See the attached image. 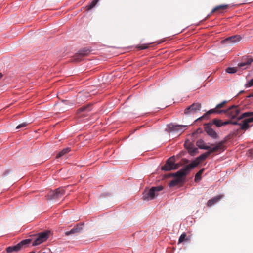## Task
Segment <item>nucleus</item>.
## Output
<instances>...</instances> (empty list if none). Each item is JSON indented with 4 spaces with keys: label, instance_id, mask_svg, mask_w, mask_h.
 <instances>
[{
    "label": "nucleus",
    "instance_id": "393cba45",
    "mask_svg": "<svg viewBox=\"0 0 253 253\" xmlns=\"http://www.w3.org/2000/svg\"><path fill=\"white\" fill-rule=\"evenodd\" d=\"M205 170V169L203 168L201 169L195 175V181H198L201 179V175Z\"/></svg>",
    "mask_w": 253,
    "mask_h": 253
},
{
    "label": "nucleus",
    "instance_id": "2eb2a0df",
    "mask_svg": "<svg viewBox=\"0 0 253 253\" xmlns=\"http://www.w3.org/2000/svg\"><path fill=\"white\" fill-rule=\"evenodd\" d=\"M82 230V227L81 225H77L69 231H66L65 232L66 236H69L70 235L76 234L80 232Z\"/></svg>",
    "mask_w": 253,
    "mask_h": 253
},
{
    "label": "nucleus",
    "instance_id": "9b49d317",
    "mask_svg": "<svg viewBox=\"0 0 253 253\" xmlns=\"http://www.w3.org/2000/svg\"><path fill=\"white\" fill-rule=\"evenodd\" d=\"M186 126V125L170 124L168 127L171 131L180 132L181 133L184 131Z\"/></svg>",
    "mask_w": 253,
    "mask_h": 253
},
{
    "label": "nucleus",
    "instance_id": "5701e85b",
    "mask_svg": "<svg viewBox=\"0 0 253 253\" xmlns=\"http://www.w3.org/2000/svg\"><path fill=\"white\" fill-rule=\"evenodd\" d=\"M223 112H224V110H218L215 107L214 109H212L210 110H209L207 113L206 114H211L212 113H217V114H221L223 113Z\"/></svg>",
    "mask_w": 253,
    "mask_h": 253
},
{
    "label": "nucleus",
    "instance_id": "39448f33",
    "mask_svg": "<svg viewBox=\"0 0 253 253\" xmlns=\"http://www.w3.org/2000/svg\"><path fill=\"white\" fill-rule=\"evenodd\" d=\"M31 239L23 240L15 246L8 247L6 249V251L7 253H10L14 251H18L22 248H24L25 246L29 244L31 242Z\"/></svg>",
    "mask_w": 253,
    "mask_h": 253
},
{
    "label": "nucleus",
    "instance_id": "473e14b6",
    "mask_svg": "<svg viewBox=\"0 0 253 253\" xmlns=\"http://www.w3.org/2000/svg\"><path fill=\"white\" fill-rule=\"evenodd\" d=\"M27 124L26 123H21L16 126V129H19L22 127H25L27 126Z\"/></svg>",
    "mask_w": 253,
    "mask_h": 253
},
{
    "label": "nucleus",
    "instance_id": "1a4fd4ad",
    "mask_svg": "<svg viewBox=\"0 0 253 253\" xmlns=\"http://www.w3.org/2000/svg\"><path fill=\"white\" fill-rule=\"evenodd\" d=\"M65 194V189L63 187H60L55 191H51L48 195L49 199H57L61 197Z\"/></svg>",
    "mask_w": 253,
    "mask_h": 253
},
{
    "label": "nucleus",
    "instance_id": "c9c22d12",
    "mask_svg": "<svg viewBox=\"0 0 253 253\" xmlns=\"http://www.w3.org/2000/svg\"><path fill=\"white\" fill-rule=\"evenodd\" d=\"M231 124L235 125H240L241 126L242 124L238 123L237 121H232Z\"/></svg>",
    "mask_w": 253,
    "mask_h": 253
},
{
    "label": "nucleus",
    "instance_id": "4468645a",
    "mask_svg": "<svg viewBox=\"0 0 253 253\" xmlns=\"http://www.w3.org/2000/svg\"><path fill=\"white\" fill-rule=\"evenodd\" d=\"M253 122V117L246 118L243 121V124L241 125V129L246 130L251 127L249 124Z\"/></svg>",
    "mask_w": 253,
    "mask_h": 253
},
{
    "label": "nucleus",
    "instance_id": "412c9836",
    "mask_svg": "<svg viewBox=\"0 0 253 253\" xmlns=\"http://www.w3.org/2000/svg\"><path fill=\"white\" fill-rule=\"evenodd\" d=\"M71 151V148L69 147L66 148L64 149H63L62 151L59 152L56 155V158H59L65 155V154H67Z\"/></svg>",
    "mask_w": 253,
    "mask_h": 253
},
{
    "label": "nucleus",
    "instance_id": "0eeeda50",
    "mask_svg": "<svg viewBox=\"0 0 253 253\" xmlns=\"http://www.w3.org/2000/svg\"><path fill=\"white\" fill-rule=\"evenodd\" d=\"M223 113L229 115L232 119L238 118L240 110L237 106L233 105L226 110H224Z\"/></svg>",
    "mask_w": 253,
    "mask_h": 253
},
{
    "label": "nucleus",
    "instance_id": "4be33fe9",
    "mask_svg": "<svg viewBox=\"0 0 253 253\" xmlns=\"http://www.w3.org/2000/svg\"><path fill=\"white\" fill-rule=\"evenodd\" d=\"M91 110V105L90 104H88V105H87L86 106H84V107L80 108L78 110L77 113L79 114L81 112H84V111L89 112Z\"/></svg>",
    "mask_w": 253,
    "mask_h": 253
},
{
    "label": "nucleus",
    "instance_id": "f3484780",
    "mask_svg": "<svg viewBox=\"0 0 253 253\" xmlns=\"http://www.w3.org/2000/svg\"><path fill=\"white\" fill-rule=\"evenodd\" d=\"M223 197V195H220L217 196H215L214 197H213L212 198L210 199L207 203V206L208 207H211L212 205H214L217 202H218L220 199H221Z\"/></svg>",
    "mask_w": 253,
    "mask_h": 253
},
{
    "label": "nucleus",
    "instance_id": "f704fd0d",
    "mask_svg": "<svg viewBox=\"0 0 253 253\" xmlns=\"http://www.w3.org/2000/svg\"><path fill=\"white\" fill-rule=\"evenodd\" d=\"M232 121H227L225 122H222V126H225L228 124H231Z\"/></svg>",
    "mask_w": 253,
    "mask_h": 253
},
{
    "label": "nucleus",
    "instance_id": "58836bf2",
    "mask_svg": "<svg viewBox=\"0 0 253 253\" xmlns=\"http://www.w3.org/2000/svg\"><path fill=\"white\" fill-rule=\"evenodd\" d=\"M251 154H253V150H251Z\"/></svg>",
    "mask_w": 253,
    "mask_h": 253
},
{
    "label": "nucleus",
    "instance_id": "b1692460",
    "mask_svg": "<svg viewBox=\"0 0 253 253\" xmlns=\"http://www.w3.org/2000/svg\"><path fill=\"white\" fill-rule=\"evenodd\" d=\"M98 0H93L89 5L85 7L86 10H90L92 9L96 5Z\"/></svg>",
    "mask_w": 253,
    "mask_h": 253
},
{
    "label": "nucleus",
    "instance_id": "4c0bfd02",
    "mask_svg": "<svg viewBox=\"0 0 253 253\" xmlns=\"http://www.w3.org/2000/svg\"><path fill=\"white\" fill-rule=\"evenodd\" d=\"M2 77V74L1 73H0V79Z\"/></svg>",
    "mask_w": 253,
    "mask_h": 253
},
{
    "label": "nucleus",
    "instance_id": "423d86ee",
    "mask_svg": "<svg viewBox=\"0 0 253 253\" xmlns=\"http://www.w3.org/2000/svg\"><path fill=\"white\" fill-rule=\"evenodd\" d=\"M50 232L48 231H46L43 232H41L39 233L37 235V238L35 239V241L33 242L32 245L33 246H37L41 244L43 242L45 241L49 237V234Z\"/></svg>",
    "mask_w": 253,
    "mask_h": 253
},
{
    "label": "nucleus",
    "instance_id": "6e6552de",
    "mask_svg": "<svg viewBox=\"0 0 253 253\" xmlns=\"http://www.w3.org/2000/svg\"><path fill=\"white\" fill-rule=\"evenodd\" d=\"M201 104L199 103H194L191 105L187 107L184 110V114L186 115L193 114L200 111Z\"/></svg>",
    "mask_w": 253,
    "mask_h": 253
},
{
    "label": "nucleus",
    "instance_id": "aec40b11",
    "mask_svg": "<svg viewBox=\"0 0 253 253\" xmlns=\"http://www.w3.org/2000/svg\"><path fill=\"white\" fill-rule=\"evenodd\" d=\"M187 149L190 155L193 156L198 152V149L195 147L192 144H190L188 147H187Z\"/></svg>",
    "mask_w": 253,
    "mask_h": 253
},
{
    "label": "nucleus",
    "instance_id": "e433bc0d",
    "mask_svg": "<svg viewBox=\"0 0 253 253\" xmlns=\"http://www.w3.org/2000/svg\"><path fill=\"white\" fill-rule=\"evenodd\" d=\"M250 116H253V112H249Z\"/></svg>",
    "mask_w": 253,
    "mask_h": 253
},
{
    "label": "nucleus",
    "instance_id": "6ab92c4d",
    "mask_svg": "<svg viewBox=\"0 0 253 253\" xmlns=\"http://www.w3.org/2000/svg\"><path fill=\"white\" fill-rule=\"evenodd\" d=\"M196 145L200 149H205V150H210V148H212L210 146H206L205 142L202 139H199L196 142Z\"/></svg>",
    "mask_w": 253,
    "mask_h": 253
},
{
    "label": "nucleus",
    "instance_id": "ddd939ff",
    "mask_svg": "<svg viewBox=\"0 0 253 253\" xmlns=\"http://www.w3.org/2000/svg\"><path fill=\"white\" fill-rule=\"evenodd\" d=\"M241 39V37L239 35H234L226 38L222 41L223 42L227 43H235L239 42Z\"/></svg>",
    "mask_w": 253,
    "mask_h": 253
},
{
    "label": "nucleus",
    "instance_id": "cd10ccee",
    "mask_svg": "<svg viewBox=\"0 0 253 253\" xmlns=\"http://www.w3.org/2000/svg\"><path fill=\"white\" fill-rule=\"evenodd\" d=\"M181 181H180L179 179H175L172 181H170V182L169 183V186L170 187H172V186H174L175 185H176L177 184H178V183H179L180 182H181Z\"/></svg>",
    "mask_w": 253,
    "mask_h": 253
},
{
    "label": "nucleus",
    "instance_id": "f8f14e48",
    "mask_svg": "<svg viewBox=\"0 0 253 253\" xmlns=\"http://www.w3.org/2000/svg\"><path fill=\"white\" fill-rule=\"evenodd\" d=\"M89 52V51L88 50L80 51L74 56L73 61L77 62L81 61L82 58L86 56Z\"/></svg>",
    "mask_w": 253,
    "mask_h": 253
},
{
    "label": "nucleus",
    "instance_id": "dca6fc26",
    "mask_svg": "<svg viewBox=\"0 0 253 253\" xmlns=\"http://www.w3.org/2000/svg\"><path fill=\"white\" fill-rule=\"evenodd\" d=\"M253 62V59L252 58L247 57L244 59L242 62L238 64V66L240 68L246 67L244 69H246Z\"/></svg>",
    "mask_w": 253,
    "mask_h": 253
},
{
    "label": "nucleus",
    "instance_id": "7ed1b4c3",
    "mask_svg": "<svg viewBox=\"0 0 253 253\" xmlns=\"http://www.w3.org/2000/svg\"><path fill=\"white\" fill-rule=\"evenodd\" d=\"M194 168V166H191L189 164L186 166L184 168L181 169L176 173L172 174V175L176 177V179H179L180 181L182 182L183 181V177L188 174L190 170Z\"/></svg>",
    "mask_w": 253,
    "mask_h": 253
},
{
    "label": "nucleus",
    "instance_id": "72a5a7b5",
    "mask_svg": "<svg viewBox=\"0 0 253 253\" xmlns=\"http://www.w3.org/2000/svg\"><path fill=\"white\" fill-rule=\"evenodd\" d=\"M148 47V45L147 44H142L139 46H138L137 48L140 50L145 49H147Z\"/></svg>",
    "mask_w": 253,
    "mask_h": 253
},
{
    "label": "nucleus",
    "instance_id": "c85d7f7f",
    "mask_svg": "<svg viewBox=\"0 0 253 253\" xmlns=\"http://www.w3.org/2000/svg\"><path fill=\"white\" fill-rule=\"evenodd\" d=\"M250 116L249 112H247L242 114L240 116H239V117L238 118V120H241L243 118H245L246 117H250Z\"/></svg>",
    "mask_w": 253,
    "mask_h": 253
},
{
    "label": "nucleus",
    "instance_id": "a211bd4d",
    "mask_svg": "<svg viewBox=\"0 0 253 253\" xmlns=\"http://www.w3.org/2000/svg\"><path fill=\"white\" fill-rule=\"evenodd\" d=\"M228 7V5L224 4L218 5L215 7L211 11V14H212L216 12H218L219 13H222L223 10L226 9Z\"/></svg>",
    "mask_w": 253,
    "mask_h": 253
},
{
    "label": "nucleus",
    "instance_id": "c756f323",
    "mask_svg": "<svg viewBox=\"0 0 253 253\" xmlns=\"http://www.w3.org/2000/svg\"><path fill=\"white\" fill-rule=\"evenodd\" d=\"M237 70L236 68L228 67L226 69V72L228 73H234L237 72Z\"/></svg>",
    "mask_w": 253,
    "mask_h": 253
},
{
    "label": "nucleus",
    "instance_id": "a878e982",
    "mask_svg": "<svg viewBox=\"0 0 253 253\" xmlns=\"http://www.w3.org/2000/svg\"><path fill=\"white\" fill-rule=\"evenodd\" d=\"M212 125L214 124L217 127L222 126V121L221 120L214 119L212 120Z\"/></svg>",
    "mask_w": 253,
    "mask_h": 253
},
{
    "label": "nucleus",
    "instance_id": "f03ea898",
    "mask_svg": "<svg viewBox=\"0 0 253 253\" xmlns=\"http://www.w3.org/2000/svg\"><path fill=\"white\" fill-rule=\"evenodd\" d=\"M163 188V186H160L153 187L150 189L145 190L143 193V199L147 201L153 199L158 195V192L161 191Z\"/></svg>",
    "mask_w": 253,
    "mask_h": 253
},
{
    "label": "nucleus",
    "instance_id": "20e7f679",
    "mask_svg": "<svg viewBox=\"0 0 253 253\" xmlns=\"http://www.w3.org/2000/svg\"><path fill=\"white\" fill-rule=\"evenodd\" d=\"M179 166V164L175 163L174 156H172L167 160L165 165L162 167V169L165 171H170L177 169Z\"/></svg>",
    "mask_w": 253,
    "mask_h": 253
},
{
    "label": "nucleus",
    "instance_id": "f257e3e1",
    "mask_svg": "<svg viewBox=\"0 0 253 253\" xmlns=\"http://www.w3.org/2000/svg\"><path fill=\"white\" fill-rule=\"evenodd\" d=\"M224 141H221L219 142L216 146L212 147V148H210V150H209V151L201 155L200 156L197 157L196 160L190 164V166H194L195 168L197 167L201 162L205 160L211 153L223 150L224 147Z\"/></svg>",
    "mask_w": 253,
    "mask_h": 253
},
{
    "label": "nucleus",
    "instance_id": "9d476101",
    "mask_svg": "<svg viewBox=\"0 0 253 253\" xmlns=\"http://www.w3.org/2000/svg\"><path fill=\"white\" fill-rule=\"evenodd\" d=\"M212 123H208L205 125L204 129L207 134L213 139L218 137L217 133L211 128Z\"/></svg>",
    "mask_w": 253,
    "mask_h": 253
},
{
    "label": "nucleus",
    "instance_id": "7c9ffc66",
    "mask_svg": "<svg viewBox=\"0 0 253 253\" xmlns=\"http://www.w3.org/2000/svg\"><path fill=\"white\" fill-rule=\"evenodd\" d=\"M226 103H227L226 101H223L221 103L217 104L216 106V109L218 110H219V109L223 107L226 104Z\"/></svg>",
    "mask_w": 253,
    "mask_h": 253
},
{
    "label": "nucleus",
    "instance_id": "bb28decb",
    "mask_svg": "<svg viewBox=\"0 0 253 253\" xmlns=\"http://www.w3.org/2000/svg\"><path fill=\"white\" fill-rule=\"evenodd\" d=\"M188 239L186 238V234L185 233H183L180 236L178 240V243H180L183 242L184 241H187Z\"/></svg>",
    "mask_w": 253,
    "mask_h": 253
},
{
    "label": "nucleus",
    "instance_id": "2f4dec72",
    "mask_svg": "<svg viewBox=\"0 0 253 253\" xmlns=\"http://www.w3.org/2000/svg\"><path fill=\"white\" fill-rule=\"evenodd\" d=\"M253 85V79H251L250 81L248 82L246 84V87H250Z\"/></svg>",
    "mask_w": 253,
    "mask_h": 253
}]
</instances>
